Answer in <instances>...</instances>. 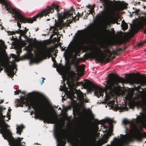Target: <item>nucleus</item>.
<instances>
[{"mask_svg": "<svg viewBox=\"0 0 146 146\" xmlns=\"http://www.w3.org/2000/svg\"><path fill=\"white\" fill-rule=\"evenodd\" d=\"M144 89H145V90H146V88H145Z\"/></svg>", "mask_w": 146, "mask_h": 146, "instance_id": "64", "label": "nucleus"}, {"mask_svg": "<svg viewBox=\"0 0 146 146\" xmlns=\"http://www.w3.org/2000/svg\"><path fill=\"white\" fill-rule=\"evenodd\" d=\"M50 48H48L41 51V52L40 51V52L36 53L35 57L31 60V61L32 62H35L39 61L41 60V56L47 55L50 52Z\"/></svg>", "mask_w": 146, "mask_h": 146, "instance_id": "10", "label": "nucleus"}, {"mask_svg": "<svg viewBox=\"0 0 146 146\" xmlns=\"http://www.w3.org/2000/svg\"><path fill=\"white\" fill-rule=\"evenodd\" d=\"M140 2H138V4H140Z\"/></svg>", "mask_w": 146, "mask_h": 146, "instance_id": "57", "label": "nucleus"}, {"mask_svg": "<svg viewBox=\"0 0 146 146\" xmlns=\"http://www.w3.org/2000/svg\"><path fill=\"white\" fill-rule=\"evenodd\" d=\"M77 14L78 15H79L80 14V13H79V12H78V13Z\"/></svg>", "mask_w": 146, "mask_h": 146, "instance_id": "63", "label": "nucleus"}, {"mask_svg": "<svg viewBox=\"0 0 146 146\" xmlns=\"http://www.w3.org/2000/svg\"><path fill=\"white\" fill-rule=\"evenodd\" d=\"M16 31L15 32L14 31H8V34L9 35H14L15 34V33H16Z\"/></svg>", "mask_w": 146, "mask_h": 146, "instance_id": "29", "label": "nucleus"}, {"mask_svg": "<svg viewBox=\"0 0 146 146\" xmlns=\"http://www.w3.org/2000/svg\"><path fill=\"white\" fill-rule=\"evenodd\" d=\"M67 84H68V80H67Z\"/></svg>", "mask_w": 146, "mask_h": 146, "instance_id": "61", "label": "nucleus"}, {"mask_svg": "<svg viewBox=\"0 0 146 146\" xmlns=\"http://www.w3.org/2000/svg\"><path fill=\"white\" fill-rule=\"evenodd\" d=\"M142 45V43H139V44H138V46H141Z\"/></svg>", "mask_w": 146, "mask_h": 146, "instance_id": "44", "label": "nucleus"}, {"mask_svg": "<svg viewBox=\"0 0 146 146\" xmlns=\"http://www.w3.org/2000/svg\"><path fill=\"white\" fill-rule=\"evenodd\" d=\"M128 75L130 76V77H127V79L128 82L131 84H139L140 87L142 86H144L145 85H146V83L140 78H134V77L135 75V74H134V76L131 73L129 74Z\"/></svg>", "mask_w": 146, "mask_h": 146, "instance_id": "9", "label": "nucleus"}, {"mask_svg": "<svg viewBox=\"0 0 146 146\" xmlns=\"http://www.w3.org/2000/svg\"><path fill=\"white\" fill-rule=\"evenodd\" d=\"M3 67H5L4 63L3 62H0V69H2V70H3Z\"/></svg>", "mask_w": 146, "mask_h": 146, "instance_id": "28", "label": "nucleus"}, {"mask_svg": "<svg viewBox=\"0 0 146 146\" xmlns=\"http://www.w3.org/2000/svg\"><path fill=\"white\" fill-rule=\"evenodd\" d=\"M126 48H127V47H126V46H125V47H124V48H123V49L122 48V50H125V49H126Z\"/></svg>", "mask_w": 146, "mask_h": 146, "instance_id": "45", "label": "nucleus"}, {"mask_svg": "<svg viewBox=\"0 0 146 146\" xmlns=\"http://www.w3.org/2000/svg\"><path fill=\"white\" fill-rule=\"evenodd\" d=\"M52 61H53V62H54V63H55V62H56V60L54 58H53V57H52Z\"/></svg>", "mask_w": 146, "mask_h": 146, "instance_id": "39", "label": "nucleus"}, {"mask_svg": "<svg viewBox=\"0 0 146 146\" xmlns=\"http://www.w3.org/2000/svg\"><path fill=\"white\" fill-rule=\"evenodd\" d=\"M24 128V126L23 125H21L17 126V133L19 134L20 135H21V132L22 131L23 129Z\"/></svg>", "mask_w": 146, "mask_h": 146, "instance_id": "24", "label": "nucleus"}, {"mask_svg": "<svg viewBox=\"0 0 146 146\" xmlns=\"http://www.w3.org/2000/svg\"><path fill=\"white\" fill-rule=\"evenodd\" d=\"M123 40H120L118 42V44L119 45H121L123 43Z\"/></svg>", "mask_w": 146, "mask_h": 146, "instance_id": "37", "label": "nucleus"}, {"mask_svg": "<svg viewBox=\"0 0 146 146\" xmlns=\"http://www.w3.org/2000/svg\"><path fill=\"white\" fill-rule=\"evenodd\" d=\"M15 68V66L12 64H8V66L6 68L8 75L10 77H13L14 75V71Z\"/></svg>", "mask_w": 146, "mask_h": 146, "instance_id": "13", "label": "nucleus"}, {"mask_svg": "<svg viewBox=\"0 0 146 146\" xmlns=\"http://www.w3.org/2000/svg\"><path fill=\"white\" fill-rule=\"evenodd\" d=\"M99 128L98 126H96L95 127V130L96 131L98 132L99 131Z\"/></svg>", "mask_w": 146, "mask_h": 146, "instance_id": "34", "label": "nucleus"}, {"mask_svg": "<svg viewBox=\"0 0 146 146\" xmlns=\"http://www.w3.org/2000/svg\"><path fill=\"white\" fill-rule=\"evenodd\" d=\"M43 80H42V83H41V84H42L44 82V80L45 79L44 78H42Z\"/></svg>", "mask_w": 146, "mask_h": 146, "instance_id": "43", "label": "nucleus"}, {"mask_svg": "<svg viewBox=\"0 0 146 146\" xmlns=\"http://www.w3.org/2000/svg\"><path fill=\"white\" fill-rule=\"evenodd\" d=\"M22 93L23 94H25V92H22Z\"/></svg>", "mask_w": 146, "mask_h": 146, "instance_id": "54", "label": "nucleus"}, {"mask_svg": "<svg viewBox=\"0 0 146 146\" xmlns=\"http://www.w3.org/2000/svg\"><path fill=\"white\" fill-rule=\"evenodd\" d=\"M65 48H66V47H65L64 48H62V50H63V51H64V50H65Z\"/></svg>", "mask_w": 146, "mask_h": 146, "instance_id": "55", "label": "nucleus"}, {"mask_svg": "<svg viewBox=\"0 0 146 146\" xmlns=\"http://www.w3.org/2000/svg\"><path fill=\"white\" fill-rule=\"evenodd\" d=\"M128 81L123 78L118 77L116 80H114L111 78L109 79L108 80V85L106 86L105 89H102L97 86L95 85L90 80L88 81V84L90 89L91 91H94L95 94L98 96V97L103 96V94L105 92L106 95V96L111 94L113 91L117 90L119 88L118 84L121 82V83H126Z\"/></svg>", "mask_w": 146, "mask_h": 146, "instance_id": "3", "label": "nucleus"}, {"mask_svg": "<svg viewBox=\"0 0 146 146\" xmlns=\"http://www.w3.org/2000/svg\"><path fill=\"white\" fill-rule=\"evenodd\" d=\"M62 8L58 5H56L54 4H52L51 7L48 6L46 8L44 9L41 12H40L37 14L35 16H34L33 18H25L23 16L19 10V21L21 23H26L27 22L28 23H33L34 21H36L37 19H40L41 17H42L43 16H46L48 14L50 13H52L54 11V9L56 10L57 12V15L58 18L61 19H68V17L70 18L72 17V19H70L69 21L70 23H72L73 20L75 22L76 20L79 19V17H77V15L73 17L72 16L73 13L75 12L74 11V10H73L72 11H68L67 13L62 12L60 13H59V11Z\"/></svg>", "mask_w": 146, "mask_h": 146, "instance_id": "1", "label": "nucleus"}, {"mask_svg": "<svg viewBox=\"0 0 146 146\" xmlns=\"http://www.w3.org/2000/svg\"><path fill=\"white\" fill-rule=\"evenodd\" d=\"M138 105L140 107H143V105L141 103H138Z\"/></svg>", "mask_w": 146, "mask_h": 146, "instance_id": "38", "label": "nucleus"}, {"mask_svg": "<svg viewBox=\"0 0 146 146\" xmlns=\"http://www.w3.org/2000/svg\"><path fill=\"white\" fill-rule=\"evenodd\" d=\"M24 29L23 30H21L19 29H18V30L17 31L16 33L17 34H20L21 35H24L29 30L28 29H27V27H25L24 28Z\"/></svg>", "mask_w": 146, "mask_h": 146, "instance_id": "21", "label": "nucleus"}, {"mask_svg": "<svg viewBox=\"0 0 146 146\" xmlns=\"http://www.w3.org/2000/svg\"><path fill=\"white\" fill-rule=\"evenodd\" d=\"M17 25L19 29L21 28V23H20L19 22L17 23Z\"/></svg>", "mask_w": 146, "mask_h": 146, "instance_id": "35", "label": "nucleus"}, {"mask_svg": "<svg viewBox=\"0 0 146 146\" xmlns=\"http://www.w3.org/2000/svg\"><path fill=\"white\" fill-rule=\"evenodd\" d=\"M123 123L124 124H127L129 123V122L126 119H124L123 120Z\"/></svg>", "mask_w": 146, "mask_h": 146, "instance_id": "31", "label": "nucleus"}, {"mask_svg": "<svg viewBox=\"0 0 146 146\" xmlns=\"http://www.w3.org/2000/svg\"><path fill=\"white\" fill-rule=\"evenodd\" d=\"M95 6V5L94 4L93 6H91V7H93L94 8Z\"/></svg>", "mask_w": 146, "mask_h": 146, "instance_id": "53", "label": "nucleus"}, {"mask_svg": "<svg viewBox=\"0 0 146 146\" xmlns=\"http://www.w3.org/2000/svg\"><path fill=\"white\" fill-rule=\"evenodd\" d=\"M140 25L141 28L143 30L144 32L146 33V30L143 28V26L146 25V17H143L142 19V21L140 23Z\"/></svg>", "mask_w": 146, "mask_h": 146, "instance_id": "20", "label": "nucleus"}, {"mask_svg": "<svg viewBox=\"0 0 146 146\" xmlns=\"http://www.w3.org/2000/svg\"><path fill=\"white\" fill-rule=\"evenodd\" d=\"M2 60V58H1V56H0V61L1 62Z\"/></svg>", "mask_w": 146, "mask_h": 146, "instance_id": "51", "label": "nucleus"}, {"mask_svg": "<svg viewBox=\"0 0 146 146\" xmlns=\"http://www.w3.org/2000/svg\"><path fill=\"white\" fill-rule=\"evenodd\" d=\"M28 42H29L31 43L33 41V40L32 38H29L28 40Z\"/></svg>", "mask_w": 146, "mask_h": 146, "instance_id": "36", "label": "nucleus"}, {"mask_svg": "<svg viewBox=\"0 0 146 146\" xmlns=\"http://www.w3.org/2000/svg\"><path fill=\"white\" fill-rule=\"evenodd\" d=\"M94 11V8L93 7H91L90 9V10H89L88 11L89 12V13L88 14L89 15L90 14H92V15H93V13L94 14H95V12Z\"/></svg>", "mask_w": 146, "mask_h": 146, "instance_id": "27", "label": "nucleus"}, {"mask_svg": "<svg viewBox=\"0 0 146 146\" xmlns=\"http://www.w3.org/2000/svg\"><path fill=\"white\" fill-rule=\"evenodd\" d=\"M112 134H113V133H110L105 135L103 139L102 140V143H107L109 137L111 136Z\"/></svg>", "mask_w": 146, "mask_h": 146, "instance_id": "23", "label": "nucleus"}, {"mask_svg": "<svg viewBox=\"0 0 146 146\" xmlns=\"http://www.w3.org/2000/svg\"><path fill=\"white\" fill-rule=\"evenodd\" d=\"M113 121L111 119L109 118H107L104 120L100 121V123L103 125L106 123H108L109 125H110L111 127H113Z\"/></svg>", "mask_w": 146, "mask_h": 146, "instance_id": "19", "label": "nucleus"}, {"mask_svg": "<svg viewBox=\"0 0 146 146\" xmlns=\"http://www.w3.org/2000/svg\"><path fill=\"white\" fill-rule=\"evenodd\" d=\"M129 131L133 133V136L134 138L138 140L141 141L143 138H146V133H141L137 127H134L132 128Z\"/></svg>", "mask_w": 146, "mask_h": 146, "instance_id": "7", "label": "nucleus"}, {"mask_svg": "<svg viewBox=\"0 0 146 146\" xmlns=\"http://www.w3.org/2000/svg\"><path fill=\"white\" fill-rule=\"evenodd\" d=\"M70 72H71V73L72 74H74V72L73 71H71Z\"/></svg>", "mask_w": 146, "mask_h": 146, "instance_id": "46", "label": "nucleus"}, {"mask_svg": "<svg viewBox=\"0 0 146 146\" xmlns=\"http://www.w3.org/2000/svg\"><path fill=\"white\" fill-rule=\"evenodd\" d=\"M64 137L67 140L68 142H70L72 141V139L70 134L67 133L66 132L64 134Z\"/></svg>", "mask_w": 146, "mask_h": 146, "instance_id": "25", "label": "nucleus"}, {"mask_svg": "<svg viewBox=\"0 0 146 146\" xmlns=\"http://www.w3.org/2000/svg\"><path fill=\"white\" fill-rule=\"evenodd\" d=\"M8 111L9 112H10L11 111V109H9Z\"/></svg>", "mask_w": 146, "mask_h": 146, "instance_id": "49", "label": "nucleus"}, {"mask_svg": "<svg viewBox=\"0 0 146 146\" xmlns=\"http://www.w3.org/2000/svg\"><path fill=\"white\" fill-rule=\"evenodd\" d=\"M140 85H139V86H138V87H139V88H141V89H142L141 88V87H140Z\"/></svg>", "mask_w": 146, "mask_h": 146, "instance_id": "56", "label": "nucleus"}, {"mask_svg": "<svg viewBox=\"0 0 146 146\" xmlns=\"http://www.w3.org/2000/svg\"><path fill=\"white\" fill-rule=\"evenodd\" d=\"M1 71H2V69H0V72H1Z\"/></svg>", "mask_w": 146, "mask_h": 146, "instance_id": "58", "label": "nucleus"}, {"mask_svg": "<svg viewBox=\"0 0 146 146\" xmlns=\"http://www.w3.org/2000/svg\"><path fill=\"white\" fill-rule=\"evenodd\" d=\"M111 30L112 31H110L109 30L105 29V32L103 33V36H106L110 35V36L115 35V31L114 30L113 28H112Z\"/></svg>", "mask_w": 146, "mask_h": 146, "instance_id": "18", "label": "nucleus"}, {"mask_svg": "<svg viewBox=\"0 0 146 146\" xmlns=\"http://www.w3.org/2000/svg\"><path fill=\"white\" fill-rule=\"evenodd\" d=\"M3 0H0V2H3Z\"/></svg>", "mask_w": 146, "mask_h": 146, "instance_id": "52", "label": "nucleus"}, {"mask_svg": "<svg viewBox=\"0 0 146 146\" xmlns=\"http://www.w3.org/2000/svg\"><path fill=\"white\" fill-rule=\"evenodd\" d=\"M10 132L9 135H8V134L6 133L3 134L4 135H2V137L8 141L10 146H25V142H23V144H21V139L23 138L18 137L17 139H14L12 137V134L10 131Z\"/></svg>", "mask_w": 146, "mask_h": 146, "instance_id": "6", "label": "nucleus"}, {"mask_svg": "<svg viewBox=\"0 0 146 146\" xmlns=\"http://www.w3.org/2000/svg\"><path fill=\"white\" fill-rule=\"evenodd\" d=\"M104 4L105 10L101 13H115L114 11L113 10H110V9L109 2L111 3L112 1L109 0H103Z\"/></svg>", "mask_w": 146, "mask_h": 146, "instance_id": "12", "label": "nucleus"}, {"mask_svg": "<svg viewBox=\"0 0 146 146\" xmlns=\"http://www.w3.org/2000/svg\"><path fill=\"white\" fill-rule=\"evenodd\" d=\"M87 7L88 8H91V5H88L87 6Z\"/></svg>", "mask_w": 146, "mask_h": 146, "instance_id": "42", "label": "nucleus"}, {"mask_svg": "<svg viewBox=\"0 0 146 146\" xmlns=\"http://www.w3.org/2000/svg\"><path fill=\"white\" fill-rule=\"evenodd\" d=\"M9 63H12V62L11 61H10L9 62Z\"/></svg>", "mask_w": 146, "mask_h": 146, "instance_id": "62", "label": "nucleus"}, {"mask_svg": "<svg viewBox=\"0 0 146 146\" xmlns=\"http://www.w3.org/2000/svg\"><path fill=\"white\" fill-rule=\"evenodd\" d=\"M122 51V48H116L115 50H113V52H111L109 49L108 47L106 48L105 52L109 53L110 56H111L113 54L115 55H120V52Z\"/></svg>", "mask_w": 146, "mask_h": 146, "instance_id": "15", "label": "nucleus"}, {"mask_svg": "<svg viewBox=\"0 0 146 146\" xmlns=\"http://www.w3.org/2000/svg\"><path fill=\"white\" fill-rule=\"evenodd\" d=\"M138 122L141 125L145 127L146 126V120L143 117H141L138 120Z\"/></svg>", "mask_w": 146, "mask_h": 146, "instance_id": "22", "label": "nucleus"}, {"mask_svg": "<svg viewBox=\"0 0 146 146\" xmlns=\"http://www.w3.org/2000/svg\"><path fill=\"white\" fill-rule=\"evenodd\" d=\"M88 113H90V114L91 113V111L90 110H89V111L88 112Z\"/></svg>", "mask_w": 146, "mask_h": 146, "instance_id": "50", "label": "nucleus"}, {"mask_svg": "<svg viewBox=\"0 0 146 146\" xmlns=\"http://www.w3.org/2000/svg\"><path fill=\"white\" fill-rule=\"evenodd\" d=\"M67 69L69 71L70 70L71 68V66H68L67 67Z\"/></svg>", "mask_w": 146, "mask_h": 146, "instance_id": "41", "label": "nucleus"}, {"mask_svg": "<svg viewBox=\"0 0 146 146\" xmlns=\"http://www.w3.org/2000/svg\"><path fill=\"white\" fill-rule=\"evenodd\" d=\"M72 47L77 56L80 52L83 47V44L78 42H74L72 44Z\"/></svg>", "mask_w": 146, "mask_h": 146, "instance_id": "11", "label": "nucleus"}, {"mask_svg": "<svg viewBox=\"0 0 146 146\" xmlns=\"http://www.w3.org/2000/svg\"><path fill=\"white\" fill-rule=\"evenodd\" d=\"M122 24L121 25L122 30L123 31H125L127 30L128 28V25L127 24L124 22V20H123L122 21Z\"/></svg>", "mask_w": 146, "mask_h": 146, "instance_id": "26", "label": "nucleus"}, {"mask_svg": "<svg viewBox=\"0 0 146 146\" xmlns=\"http://www.w3.org/2000/svg\"><path fill=\"white\" fill-rule=\"evenodd\" d=\"M15 94L16 95L19 94V93H21V91L20 90H16L15 92Z\"/></svg>", "mask_w": 146, "mask_h": 146, "instance_id": "32", "label": "nucleus"}, {"mask_svg": "<svg viewBox=\"0 0 146 146\" xmlns=\"http://www.w3.org/2000/svg\"><path fill=\"white\" fill-rule=\"evenodd\" d=\"M94 51L95 52H91L88 54V56L91 58L95 59L96 60L100 62H103L108 63L115 58V56H113L112 58H110L111 56H108L107 54H105L99 48H95Z\"/></svg>", "mask_w": 146, "mask_h": 146, "instance_id": "4", "label": "nucleus"}, {"mask_svg": "<svg viewBox=\"0 0 146 146\" xmlns=\"http://www.w3.org/2000/svg\"><path fill=\"white\" fill-rule=\"evenodd\" d=\"M83 15V14H82L81 15H80V14H79V16L80 17H81V16H82Z\"/></svg>", "mask_w": 146, "mask_h": 146, "instance_id": "48", "label": "nucleus"}, {"mask_svg": "<svg viewBox=\"0 0 146 146\" xmlns=\"http://www.w3.org/2000/svg\"><path fill=\"white\" fill-rule=\"evenodd\" d=\"M3 100H1L0 104L3 103ZM0 107L1 108L0 109V133L4 136L3 134L6 133L8 135H9L10 130L8 129L9 126L6 123L5 120V118L6 116L3 115L2 112L3 108L1 106H0Z\"/></svg>", "mask_w": 146, "mask_h": 146, "instance_id": "5", "label": "nucleus"}, {"mask_svg": "<svg viewBox=\"0 0 146 146\" xmlns=\"http://www.w3.org/2000/svg\"><path fill=\"white\" fill-rule=\"evenodd\" d=\"M56 23L55 24V27H50V28H52L53 29V31L56 32H58V28H59L60 29H62V26L63 24V21L61 20L60 21H58L56 22V20H55Z\"/></svg>", "mask_w": 146, "mask_h": 146, "instance_id": "17", "label": "nucleus"}, {"mask_svg": "<svg viewBox=\"0 0 146 146\" xmlns=\"http://www.w3.org/2000/svg\"><path fill=\"white\" fill-rule=\"evenodd\" d=\"M75 93L73 92L72 93H69L68 96L69 98L72 100H74V99L75 98L76 100L78 99L81 102H88V100L84 98V97L86 96V95L82 93L81 92L80 93H76V97L75 96Z\"/></svg>", "mask_w": 146, "mask_h": 146, "instance_id": "8", "label": "nucleus"}, {"mask_svg": "<svg viewBox=\"0 0 146 146\" xmlns=\"http://www.w3.org/2000/svg\"><path fill=\"white\" fill-rule=\"evenodd\" d=\"M115 76V75L113 73H112V74H110L108 76L110 77H112L114 76Z\"/></svg>", "mask_w": 146, "mask_h": 146, "instance_id": "33", "label": "nucleus"}, {"mask_svg": "<svg viewBox=\"0 0 146 146\" xmlns=\"http://www.w3.org/2000/svg\"><path fill=\"white\" fill-rule=\"evenodd\" d=\"M68 26H70V25H69V24H68Z\"/></svg>", "mask_w": 146, "mask_h": 146, "instance_id": "60", "label": "nucleus"}, {"mask_svg": "<svg viewBox=\"0 0 146 146\" xmlns=\"http://www.w3.org/2000/svg\"><path fill=\"white\" fill-rule=\"evenodd\" d=\"M88 30L89 31L91 32H93V28H92V26H90L89 27H88Z\"/></svg>", "mask_w": 146, "mask_h": 146, "instance_id": "30", "label": "nucleus"}, {"mask_svg": "<svg viewBox=\"0 0 146 146\" xmlns=\"http://www.w3.org/2000/svg\"><path fill=\"white\" fill-rule=\"evenodd\" d=\"M54 135L59 144L61 145L63 142H65V141L62 139L60 132L58 129H57L54 131Z\"/></svg>", "mask_w": 146, "mask_h": 146, "instance_id": "16", "label": "nucleus"}, {"mask_svg": "<svg viewBox=\"0 0 146 146\" xmlns=\"http://www.w3.org/2000/svg\"><path fill=\"white\" fill-rule=\"evenodd\" d=\"M75 146H78V145L77 144V143L76 144V145Z\"/></svg>", "mask_w": 146, "mask_h": 146, "instance_id": "59", "label": "nucleus"}, {"mask_svg": "<svg viewBox=\"0 0 146 146\" xmlns=\"http://www.w3.org/2000/svg\"><path fill=\"white\" fill-rule=\"evenodd\" d=\"M24 104L28 106L29 108L32 107L35 110V116L43 120L44 123L55 124L56 122V118L49 113L50 111L48 109H44L41 107V105H42L43 104L40 99L36 98L25 101L24 97H22L20 100L18 101L17 105L18 106L22 107Z\"/></svg>", "mask_w": 146, "mask_h": 146, "instance_id": "2", "label": "nucleus"}, {"mask_svg": "<svg viewBox=\"0 0 146 146\" xmlns=\"http://www.w3.org/2000/svg\"><path fill=\"white\" fill-rule=\"evenodd\" d=\"M111 108L113 110H115V111L117 110H119L120 112H123L125 110L127 111L128 109L127 106H124L122 105L119 106L116 104L112 105Z\"/></svg>", "mask_w": 146, "mask_h": 146, "instance_id": "14", "label": "nucleus"}, {"mask_svg": "<svg viewBox=\"0 0 146 146\" xmlns=\"http://www.w3.org/2000/svg\"><path fill=\"white\" fill-rule=\"evenodd\" d=\"M121 6L123 7H124L125 8V6L124 5H121Z\"/></svg>", "mask_w": 146, "mask_h": 146, "instance_id": "47", "label": "nucleus"}, {"mask_svg": "<svg viewBox=\"0 0 146 146\" xmlns=\"http://www.w3.org/2000/svg\"><path fill=\"white\" fill-rule=\"evenodd\" d=\"M54 67H56L58 66V63H57L56 62H55V63H54Z\"/></svg>", "mask_w": 146, "mask_h": 146, "instance_id": "40", "label": "nucleus"}]
</instances>
